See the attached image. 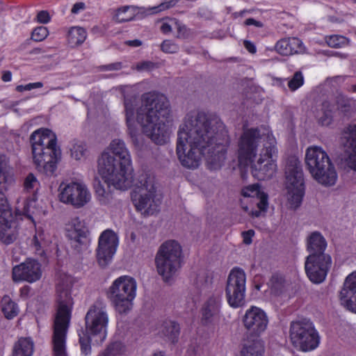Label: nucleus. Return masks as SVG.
Wrapping results in <instances>:
<instances>
[{
  "mask_svg": "<svg viewBox=\"0 0 356 356\" xmlns=\"http://www.w3.org/2000/svg\"><path fill=\"white\" fill-rule=\"evenodd\" d=\"M275 138L267 127L245 129L238 142L237 161L227 156L229 138L218 118H209L204 113L188 115L178 131L177 154L181 165L197 168L204 156L208 168L235 169L250 165L259 180L273 177L277 170Z\"/></svg>",
  "mask_w": 356,
  "mask_h": 356,
  "instance_id": "nucleus-1",
  "label": "nucleus"
},
{
  "mask_svg": "<svg viewBox=\"0 0 356 356\" xmlns=\"http://www.w3.org/2000/svg\"><path fill=\"white\" fill-rule=\"evenodd\" d=\"M97 172L108 186L119 190L134 186L131 200L142 215H154L159 211L162 197L156 190L154 178L147 173L134 178L130 152L122 140L113 139L102 152Z\"/></svg>",
  "mask_w": 356,
  "mask_h": 356,
  "instance_id": "nucleus-2",
  "label": "nucleus"
},
{
  "mask_svg": "<svg viewBox=\"0 0 356 356\" xmlns=\"http://www.w3.org/2000/svg\"><path fill=\"white\" fill-rule=\"evenodd\" d=\"M124 113L128 134L135 146L140 145L144 134L156 144L167 143L173 131L169 119L170 104L167 97L156 92L142 95L138 106L135 97H124Z\"/></svg>",
  "mask_w": 356,
  "mask_h": 356,
  "instance_id": "nucleus-3",
  "label": "nucleus"
},
{
  "mask_svg": "<svg viewBox=\"0 0 356 356\" xmlns=\"http://www.w3.org/2000/svg\"><path fill=\"white\" fill-rule=\"evenodd\" d=\"M72 278L66 276L57 286V309L54 323L53 348L54 356H67L66 335L73 300L71 296Z\"/></svg>",
  "mask_w": 356,
  "mask_h": 356,
  "instance_id": "nucleus-4",
  "label": "nucleus"
},
{
  "mask_svg": "<svg viewBox=\"0 0 356 356\" xmlns=\"http://www.w3.org/2000/svg\"><path fill=\"white\" fill-rule=\"evenodd\" d=\"M33 159L37 169L47 176L53 175L59 159L56 136L49 129L41 128L31 136Z\"/></svg>",
  "mask_w": 356,
  "mask_h": 356,
  "instance_id": "nucleus-5",
  "label": "nucleus"
},
{
  "mask_svg": "<svg viewBox=\"0 0 356 356\" xmlns=\"http://www.w3.org/2000/svg\"><path fill=\"white\" fill-rule=\"evenodd\" d=\"M40 189L39 179L29 173L24 179L23 190L15 208L17 214L26 216L34 225L33 216L42 218L48 213L49 200L40 192Z\"/></svg>",
  "mask_w": 356,
  "mask_h": 356,
  "instance_id": "nucleus-6",
  "label": "nucleus"
},
{
  "mask_svg": "<svg viewBox=\"0 0 356 356\" xmlns=\"http://www.w3.org/2000/svg\"><path fill=\"white\" fill-rule=\"evenodd\" d=\"M305 163L312 177L318 184L325 186L336 184L337 171L327 153L321 147L313 145L307 148Z\"/></svg>",
  "mask_w": 356,
  "mask_h": 356,
  "instance_id": "nucleus-7",
  "label": "nucleus"
},
{
  "mask_svg": "<svg viewBox=\"0 0 356 356\" xmlns=\"http://www.w3.org/2000/svg\"><path fill=\"white\" fill-rule=\"evenodd\" d=\"M182 248L175 240H168L159 247L155 257L158 273L165 282L170 281L181 266Z\"/></svg>",
  "mask_w": 356,
  "mask_h": 356,
  "instance_id": "nucleus-8",
  "label": "nucleus"
},
{
  "mask_svg": "<svg viewBox=\"0 0 356 356\" xmlns=\"http://www.w3.org/2000/svg\"><path fill=\"white\" fill-rule=\"evenodd\" d=\"M137 282L129 275H122L116 278L107 291V296L118 312L125 314L133 307L136 296Z\"/></svg>",
  "mask_w": 356,
  "mask_h": 356,
  "instance_id": "nucleus-9",
  "label": "nucleus"
},
{
  "mask_svg": "<svg viewBox=\"0 0 356 356\" xmlns=\"http://www.w3.org/2000/svg\"><path fill=\"white\" fill-rule=\"evenodd\" d=\"M285 174L286 205L290 209H296L300 206L305 192L301 163L296 157H291L288 161Z\"/></svg>",
  "mask_w": 356,
  "mask_h": 356,
  "instance_id": "nucleus-10",
  "label": "nucleus"
},
{
  "mask_svg": "<svg viewBox=\"0 0 356 356\" xmlns=\"http://www.w3.org/2000/svg\"><path fill=\"white\" fill-rule=\"evenodd\" d=\"M92 197L88 186L81 180L64 181L58 188L59 202L74 209H81L89 204Z\"/></svg>",
  "mask_w": 356,
  "mask_h": 356,
  "instance_id": "nucleus-11",
  "label": "nucleus"
},
{
  "mask_svg": "<svg viewBox=\"0 0 356 356\" xmlns=\"http://www.w3.org/2000/svg\"><path fill=\"white\" fill-rule=\"evenodd\" d=\"M289 338L295 348L304 352L316 349L320 343L318 333L309 321L292 323Z\"/></svg>",
  "mask_w": 356,
  "mask_h": 356,
  "instance_id": "nucleus-12",
  "label": "nucleus"
},
{
  "mask_svg": "<svg viewBox=\"0 0 356 356\" xmlns=\"http://www.w3.org/2000/svg\"><path fill=\"white\" fill-rule=\"evenodd\" d=\"M246 291V275L240 268H234L229 273L225 288L226 298L229 305L238 308L245 303Z\"/></svg>",
  "mask_w": 356,
  "mask_h": 356,
  "instance_id": "nucleus-13",
  "label": "nucleus"
},
{
  "mask_svg": "<svg viewBox=\"0 0 356 356\" xmlns=\"http://www.w3.org/2000/svg\"><path fill=\"white\" fill-rule=\"evenodd\" d=\"M108 323V316L105 308L93 305L86 316V333L95 343H102L107 335Z\"/></svg>",
  "mask_w": 356,
  "mask_h": 356,
  "instance_id": "nucleus-14",
  "label": "nucleus"
},
{
  "mask_svg": "<svg viewBox=\"0 0 356 356\" xmlns=\"http://www.w3.org/2000/svg\"><path fill=\"white\" fill-rule=\"evenodd\" d=\"M244 200H241L243 209L252 216L259 217L267 211L268 195L260 190L258 184L249 185L242 190Z\"/></svg>",
  "mask_w": 356,
  "mask_h": 356,
  "instance_id": "nucleus-15",
  "label": "nucleus"
},
{
  "mask_svg": "<svg viewBox=\"0 0 356 356\" xmlns=\"http://www.w3.org/2000/svg\"><path fill=\"white\" fill-rule=\"evenodd\" d=\"M332 265L329 254H309L305 261V271L311 282L315 284L323 282Z\"/></svg>",
  "mask_w": 356,
  "mask_h": 356,
  "instance_id": "nucleus-16",
  "label": "nucleus"
},
{
  "mask_svg": "<svg viewBox=\"0 0 356 356\" xmlns=\"http://www.w3.org/2000/svg\"><path fill=\"white\" fill-rule=\"evenodd\" d=\"M42 276L41 264L36 259L27 258L24 261L15 265L12 269V279L14 282L34 283Z\"/></svg>",
  "mask_w": 356,
  "mask_h": 356,
  "instance_id": "nucleus-17",
  "label": "nucleus"
},
{
  "mask_svg": "<svg viewBox=\"0 0 356 356\" xmlns=\"http://www.w3.org/2000/svg\"><path fill=\"white\" fill-rule=\"evenodd\" d=\"M119 245L117 234L111 229L104 230L99 238L97 258L99 264L106 266L111 262Z\"/></svg>",
  "mask_w": 356,
  "mask_h": 356,
  "instance_id": "nucleus-18",
  "label": "nucleus"
},
{
  "mask_svg": "<svg viewBox=\"0 0 356 356\" xmlns=\"http://www.w3.org/2000/svg\"><path fill=\"white\" fill-rule=\"evenodd\" d=\"M245 327L250 332L259 334L264 332L268 324L266 313L261 308L252 306L246 310L243 318Z\"/></svg>",
  "mask_w": 356,
  "mask_h": 356,
  "instance_id": "nucleus-19",
  "label": "nucleus"
},
{
  "mask_svg": "<svg viewBox=\"0 0 356 356\" xmlns=\"http://www.w3.org/2000/svg\"><path fill=\"white\" fill-rule=\"evenodd\" d=\"M350 105V100L342 95L337 97L335 104L327 101L324 102L322 104L321 112L317 116L318 123L322 126H329L332 122L337 111L346 112Z\"/></svg>",
  "mask_w": 356,
  "mask_h": 356,
  "instance_id": "nucleus-20",
  "label": "nucleus"
},
{
  "mask_svg": "<svg viewBox=\"0 0 356 356\" xmlns=\"http://www.w3.org/2000/svg\"><path fill=\"white\" fill-rule=\"evenodd\" d=\"M11 177L6 166V158L0 155V217L10 216L12 210L6 193Z\"/></svg>",
  "mask_w": 356,
  "mask_h": 356,
  "instance_id": "nucleus-21",
  "label": "nucleus"
},
{
  "mask_svg": "<svg viewBox=\"0 0 356 356\" xmlns=\"http://www.w3.org/2000/svg\"><path fill=\"white\" fill-rule=\"evenodd\" d=\"M65 232L68 238L81 245L89 243L88 230L84 222L78 216L71 218L65 224Z\"/></svg>",
  "mask_w": 356,
  "mask_h": 356,
  "instance_id": "nucleus-22",
  "label": "nucleus"
},
{
  "mask_svg": "<svg viewBox=\"0 0 356 356\" xmlns=\"http://www.w3.org/2000/svg\"><path fill=\"white\" fill-rule=\"evenodd\" d=\"M340 300L345 307L356 313V270L346 277L340 292Z\"/></svg>",
  "mask_w": 356,
  "mask_h": 356,
  "instance_id": "nucleus-23",
  "label": "nucleus"
},
{
  "mask_svg": "<svg viewBox=\"0 0 356 356\" xmlns=\"http://www.w3.org/2000/svg\"><path fill=\"white\" fill-rule=\"evenodd\" d=\"M343 140L346 147L345 161L347 165L356 171V123L350 125L343 133Z\"/></svg>",
  "mask_w": 356,
  "mask_h": 356,
  "instance_id": "nucleus-24",
  "label": "nucleus"
},
{
  "mask_svg": "<svg viewBox=\"0 0 356 356\" xmlns=\"http://www.w3.org/2000/svg\"><path fill=\"white\" fill-rule=\"evenodd\" d=\"M17 224L13 220V213L10 216L0 217V241L6 245H9L17 239Z\"/></svg>",
  "mask_w": 356,
  "mask_h": 356,
  "instance_id": "nucleus-25",
  "label": "nucleus"
},
{
  "mask_svg": "<svg viewBox=\"0 0 356 356\" xmlns=\"http://www.w3.org/2000/svg\"><path fill=\"white\" fill-rule=\"evenodd\" d=\"M220 305L221 299L219 296L208 299L202 309V321L204 324L215 323L219 321Z\"/></svg>",
  "mask_w": 356,
  "mask_h": 356,
  "instance_id": "nucleus-26",
  "label": "nucleus"
},
{
  "mask_svg": "<svg viewBox=\"0 0 356 356\" xmlns=\"http://www.w3.org/2000/svg\"><path fill=\"white\" fill-rule=\"evenodd\" d=\"M51 242V237L49 233L41 227L35 228V233L32 240V246L34 248L36 254L42 255L47 250V248Z\"/></svg>",
  "mask_w": 356,
  "mask_h": 356,
  "instance_id": "nucleus-27",
  "label": "nucleus"
},
{
  "mask_svg": "<svg viewBox=\"0 0 356 356\" xmlns=\"http://www.w3.org/2000/svg\"><path fill=\"white\" fill-rule=\"evenodd\" d=\"M326 247V241L321 233L314 232L307 237V248L309 254H325Z\"/></svg>",
  "mask_w": 356,
  "mask_h": 356,
  "instance_id": "nucleus-28",
  "label": "nucleus"
},
{
  "mask_svg": "<svg viewBox=\"0 0 356 356\" xmlns=\"http://www.w3.org/2000/svg\"><path fill=\"white\" fill-rule=\"evenodd\" d=\"M34 352V343L30 337H20L14 343L13 356H32Z\"/></svg>",
  "mask_w": 356,
  "mask_h": 356,
  "instance_id": "nucleus-29",
  "label": "nucleus"
},
{
  "mask_svg": "<svg viewBox=\"0 0 356 356\" xmlns=\"http://www.w3.org/2000/svg\"><path fill=\"white\" fill-rule=\"evenodd\" d=\"M0 307L3 316L8 320L13 319L19 312V308L17 302L7 295L2 297Z\"/></svg>",
  "mask_w": 356,
  "mask_h": 356,
  "instance_id": "nucleus-30",
  "label": "nucleus"
},
{
  "mask_svg": "<svg viewBox=\"0 0 356 356\" xmlns=\"http://www.w3.org/2000/svg\"><path fill=\"white\" fill-rule=\"evenodd\" d=\"M163 33L168 34L173 30L177 31V37L184 38L186 36V28L176 19L168 18L163 19L161 26Z\"/></svg>",
  "mask_w": 356,
  "mask_h": 356,
  "instance_id": "nucleus-31",
  "label": "nucleus"
},
{
  "mask_svg": "<svg viewBox=\"0 0 356 356\" xmlns=\"http://www.w3.org/2000/svg\"><path fill=\"white\" fill-rule=\"evenodd\" d=\"M86 31L80 26H72L69 29L67 40L71 47H76L82 44L86 39Z\"/></svg>",
  "mask_w": 356,
  "mask_h": 356,
  "instance_id": "nucleus-32",
  "label": "nucleus"
},
{
  "mask_svg": "<svg viewBox=\"0 0 356 356\" xmlns=\"http://www.w3.org/2000/svg\"><path fill=\"white\" fill-rule=\"evenodd\" d=\"M137 13V8L134 6H124L119 8L115 11L113 18L118 22H128L134 19Z\"/></svg>",
  "mask_w": 356,
  "mask_h": 356,
  "instance_id": "nucleus-33",
  "label": "nucleus"
},
{
  "mask_svg": "<svg viewBox=\"0 0 356 356\" xmlns=\"http://www.w3.org/2000/svg\"><path fill=\"white\" fill-rule=\"evenodd\" d=\"M95 195L97 200L102 205H108L112 203L113 196V193L108 188H106L104 186L99 182L95 186Z\"/></svg>",
  "mask_w": 356,
  "mask_h": 356,
  "instance_id": "nucleus-34",
  "label": "nucleus"
},
{
  "mask_svg": "<svg viewBox=\"0 0 356 356\" xmlns=\"http://www.w3.org/2000/svg\"><path fill=\"white\" fill-rule=\"evenodd\" d=\"M263 353V347L259 341H254L248 343H245L239 356H261Z\"/></svg>",
  "mask_w": 356,
  "mask_h": 356,
  "instance_id": "nucleus-35",
  "label": "nucleus"
},
{
  "mask_svg": "<svg viewBox=\"0 0 356 356\" xmlns=\"http://www.w3.org/2000/svg\"><path fill=\"white\" fill-rule=\"evenodd\" d=\"M179 325L174 321L165 322L163 325V335L172 342L177 340L179 334Z\"/></svg>",
  "mask_w": 356,
  "mask_h": 356,
  "instance_id": "nucleus-36",
  "label": "nucleus"
},
{
  "mask_svg": "<svg viewBox=\"0 0 356 356\" xmlns=\"http://www.w3.org/2000/svg\"><path fill=\"white\" fill-rule=\"evenodd\" d=\"M71 156L76 160H81L85 158L86 154V145L82 141H75L70 149Z\"/></svg>",
  "mask_w": 356,
  "mask_h": 356,
  "instance_id": "nucleus-37",
  "label": "nucleus"
},
{
  "mask_svg": "<svg viewBox=\"0 0 356 356\" xmlns=\"http://www.w3.org/2000/svg\"><path fill=\"white\" fill-rule=\"evenodd\" d=\"M328 46L333 48H341L348 44V40L342 35H332L325 38Z\"/></svg>",
  "mask_w": 356,
  "mask_h": 356,
  "instance_id": "nucleus-38",
  "label": "nucleus"
},
{
  "mask_svg": "<svg viewBox=\"0 0 356 356\" xmlns=\"http://www.w3.org/2000/svg\"><path fill=\"white\" fill-rule=\"evenodd\" d=\"M304 76L300 72H296L289 81L288 86L292 91H295L304 84Z\"/></svg>",
  "mask_w": 356,
  "mask_h": 356,
  "instance_id": "nucleus-39",
  "label": "nucleus"
},
{
  "mask_svg": "<svg viewBox=\"0 0 356 356\" xmlns=\"http://www.w3.org/2000/svg\"><path fill=\"white\" fill-rule=\"evenodd\" d=\"M49 30L45 26H38L31 33V38L36 42L43 41L49 35Z\"/></svg>",
  "mask_w": 356,
  "mask_h": 356,
  "instance_id": "nucleus-40",
  "label": "nucleus"
},
{
  "mask_svg": "<svg viewBox=\"0 0 356 356\" xmlns=\"http://www.w3.org/2000/svg\"><path fill=\"white\" fill-rule=\"evenodd\" d=\"M289 48L291 49V55L293 54L304 53L305 49L302 41L297 38H289Z\"/></svg>",
  "mask_w": 356,
  "mask_h": 356,
  "instance_id": "nucleus-41",
  "label": "nucleus"
},
{
  "mask_svg": "<svg viewBox=\"0 0 356 356\" xmlns=\"http://www.w3.org/2000/svg\"><path fill=\"white\" fill-rule=\"evenodd\" d=\"M276 51L282 55H291L289 38H284L279 40L275 45Z\"/></svg>",
  "mask_w": 356,
  "mask_h": 356,
  "instance_id": "nucleus-42",
  "label": "nucleus"
},
{
  "mask_svg": "<svg viewBox=\"0 0 356 356\" xmlns=\"http://www.w3.org/2000/svg\"><path fill=\"white\" fill-rule=\"evenodd\" d=\"M93 339L90 337L88 335V337H81L79 335V342L81 345V353L85 355H88L91 352V347L90 345V341H92Z\"/></svg>",
  "mask_w": 356,
  "mask_h": 356,
  "instance_id": "nucleus-43",
  "label": "nucleus"
},
{
  "mask_svg": "<svg viewBox=\"0 0 356 356\" xmlns=\"http://www.w3.org/2000/svg\"><path fill=\"white\" fill-rule=\"evenodd\" d=\"M175 3H176L175 0H170L169 1H165V2L160 3L157 6H154V7L149 8V13H152V14L157 13H159L161 11L165 10L166 9H168V8L172 7L173 6L175 5Z\"/></svg>",
  "mask_w": 356,
  "mask_h": 356,
  "instance_id": "nucleus-44",
  "label": "nucleus"
},
{
  "mask_svg": "<svg viewBox=\"0 0 356 356\" xmlns=\"http://www.w3.org/2000/svg\"><path fill=\"white\" fill-rule=\"evenodd\" d=\"M43 86L42 82L29 83L26 85H19L16 87V90L22 92L24 91H29L36 88H40Z\"/></svg>",
  "mask_w": 356,
  "mask_h": 356,
  "instance_id": "nucleus-45",
  "label": "nucleus"
},
{
  "mask_svg": "<svg viewBox=\"0 0 356 356\" xmlns=\"http://www.w3.org/2000/svg\"><path fill=\"white\" fill-rule=\"evenodd\" d=\"M161 49L165 53L173 54L178 50V47L170 40H165L162 43Z\"/></svg>",
  "mask_w": 356,
  "mask_h": 356,
  "instance_id": "nucleus-46",
  "label": "nucleus"
},
{
  "mask_svg": "<svg viewBox=\"0 0 356 356\" xmlns=\"http://www.w3.org/2000/svg\"><path fill=\"white\" fill-rule=\"evenodd\" d=\"M120 343H114L111 344L106 350L101 353L98 356H118L117 349Z\"/></svg>",
  "mask_w": 356,
  "mask_h": 356,
  "instance_id": "nucleus-47",
  "label": "nucleus"
},
{
  "mask_svg": "<svg viewBox=\"0 0 356 356\" xmlns=\"http://www.w3.org/2000/svg\"><path fill=\"white\" fill-rule=\"evenodd\" d=\"M51 17L49 13L46 10H41L38 13L36 16V20L40 24H47L49 22Z\"/></svg>",
  "mask_w": 356,
  "mask_h": 356,
  "instance_id": "nucleus-48",
  "label": "nucleus"
},
{
  "mask_svg": "<svg viewBox=\"0 0 356 356\" xmlns=\"http://www.w3.org/2000/svg\"><path fill=\"white\" fill-rule=\"evenodd\" d=\"M155 65L150 61H144L137 65V69L140 71H150L154 69Z\"/></svg>",
  "mask_w": 356,
  "mask_h": 356,
  "instance_id": "nucleus-49",
  "label": "nucleus"
},
{
  "mask_svg": "<svg viewBox=\"0 0 356 356\" xmlns=\"http://www.w3.org/2000/svg\"><path fill=\"white\" fill-rule=\"evenodd\" d=\"M86 6V4L83 2H78L73 5L71 13L74 15H78L85 10Z\"/></svg>",
  "mask_w": 356,
  "mask_h": 356,
  "instance_id": "nucleus-50",
  "label": "nucleus"
},
{
  "mask_svg": "<svg viewBox=\"0 0 356 356\" xmlns=\"http://www.w3.org/2000/svg\"><path fill=\"white\" fill-rule=\"evenodd\" d=\"M254 234V232L252 229H250L247 232H244L242 234L243 241L244 243L249 245L252 241V237Z\"/></svg>",
  "mask_w": 356,
  "mask_h": 356,
  "instance_id": "nucleus-51",
  "label": "nucleus"
},
{
  "mask_svg": "<svg viewBox=\"0 0 356 356\" xmlns=\"http://www.w3.org/2000/svg\"><path fill=\"white\" fill-rule=\"evenodd\" d=\"M274 280L275 278L273 277V280H272V282H273V286L271 287V291L273 293H275V295H279L280 293H281L282 292V289H283V285L282 283L279 284V286H277V285H275L274 284Z\"/></svg>",
  "mask_w": 356,
  "mask_h": 356,
  "instance_id": "nucleus-52",
  "label": "nucleus"
},
{
  "mask_svg": "<svg viewBox=\"0 0 356 356\" xmlns=\"http://www.w3.org/2000/svg\"><path fill=\"white\" fill-rule=\"evenodd\" d=\"M244 46L250 53L254 54L256 52V47L251 42L247 40L244 41Z\"/></svg>",
  "mask_w": 356,
  "mask_h": 356,
  "instance_id": "nucleus-53",
  "label": "nucleus"
},
{
  "mask_svg": "<svg viewBox=\"0 0 356 356\" xmlns=\"http://www.w3.org/2000/svg\"><path fill=\"white\" fill-rule=\"evenodd\" d=\"M245 24L247 25V26L254 25V26H258V27H260V26H262L261 22H259L258 21H256L255 19H254L252 18L247 19L245 21Z\"/></svg>",
  "mask_w": 356,
  "mask_h": 356,
  "instance_id": "nucleus-54",
  "label": "nucleus"
},
{
  "mask_svg": "<svg viewBox=\"0 0 356 356\" xmlns=\"http://www.w3.org/2000/svg\"><path fill=\"white\" fill-rule=\"evenodd\" d=\"M125 44L131 47H139L142 44V42L139 40H127Z\"/></svg>",
  "mask_w": 356,
  "mask_h": 356,
  "instance_id": "nucleus-55",
  "label": "nucleus"
},
{
  "mask_svg": "<svg viewBox=\"0 0 356 356\" xmlns=\"http://www.w3.org/2000/svg\"><path fill=\"white\" fill-rule=\"evenodd\" d=\"M12 79V74L9 71L4 72L2 75V80L4 82H8L10 81Z\"/></svg>",
  "mask_w": 356,
  "mask_h": 356,
  "instance_id": "nucleus-56",
  "label": "nucleus"
},
{
  "mask_svg": "<svg viewBox=\"0 0 356 356\" xmlns=\"http://www.w3.org/2000/svg\"><path fill=\"white\" fill-rule=\"evenodd\" d=\"M121 67V65L120 63H114V64H111L110 65H108L106 67V68L108 70H118Z\"/></svg>",
  "mask_w": 356,
  "mask_h": 356,
  "instance_id": "nucleus-57",
  "label": "nucleus"
},
{
  "mask_svg": "<svg viewBox=\"0 0 356 356\" xmlns=\"http://www.w3.org/2000/svg\"><path fill=\"white\" fill-rule=\"evenodd\" d=\"M129 237L131 242H135L136 239V235L134 232H131Z\"/></svg>",
  "mask_w": 356,
  "mask_h": 356,
  "instance_id": "nucleus-58",
  "label": "nucleus"
},
{
  "mask_svg": "<svg viewBox=\"0 0 356 356\" xmlns=\"http://www.w3.org/2000/svg\"><path fill=\"white\" fill-rule=\"evenodd\" d=\"M152 356H165L163 353L161 351H156L153 353Z\"/></svg>",
  "mask_w": 356,
  "mask_h": 356,
  "instance_id": "nucleus-59",
  "label": "nucleus"
},
{
  "mask_svg": "<svg viewBox=\"0 0 356 356\" xmlns=\"http://www.w3.org/2000/svg\"><path fill=\"white\" fill-rule=\"evenodd\" d=\"M3 9V5L1 0H0V11L2 10Z\"/></svg>",
  "mask_w": 356,
  "mask_h": 356,
  "instance_id": "nucleus-60",
  "label": "nucleus"
},
{
  "mask_svg": "<svg viewBox=\"0 0 356 356\" xmlns=\"http://www.w3.org/2000/svg\"><path fill=\"white\" fill-rule=\"evenodd\" d=\"M334 79L335 80H341V79H343V78L341 76H337V77L334 78Z\"/></svg>",
  "mask_w": 356,
  "mask_h": 356,
  "instance_id": "nucleus-61",
  "label": "nucleus"
},
{
  "mask_svg": "<svg viewBox=\"0 0 356 356\" xmlns=\"http://www.w3.org/2000/svg\"><path fill=\"white\" fill-rule=\"evenodd\" d=\"M353 90L356 92V86H353Z\"/></svg>",
  "mask_w": 356,
  "mask_h": 356,
  "instance_id": "nucleus-62",
  "label": "nucleus"
},
{
  "mask_svg": "<svg viewBox=\"0 0 356 356\" xmlns=\"http://www.w3.org/2000/svg\"><path fill=\"white\" fill-rule=\"evenodd\" d=\"M127 91H129L130 90H132V88H127Z\"/></svg>",
  "mask_w": 356,
  "mask_h": 356,
  "instance_id": "nucleus-63",
  "label": "nucleus"
},
{
  "mask_svg": "<svg viewBox=\"0 0 356 356\" xmlns=\"http://www.w3.org/2000/svg\"><path fill=\"white\" fill-rule=\"evenodd\" d=\"M353 2L356 3V0H351Z\"/></svg>",
  "mask_w": 356,
  "mask_h": 356,
  "instance_id": "nucleus-64",
  "label": "nucleus"
}]
</instances>
